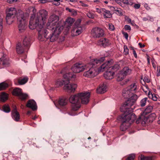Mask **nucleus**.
I'll use <instances>...</instances> for the list:
<instances>
[{"instance_id": "obj_13", "label": "nucleus", "mask_w": 160, "mask_h": 160, "mask_svg": "<svg viewBox=\"0 0 160 160\" xmlns=\"http://www.w3.org/2000/svg\"><path fill=\"white\" fill-rule=\"evenodd\" d=\"M72 70L74 73H79L85 70V66L77 63L72 67Z\"/></svg>"}, {"instance_id": "obj_18", "label": "nucleus", "mask_w": 160, "mask_h": 160, "mask_svg": "<svg viewBox=\"0 0 160 160\" xmlns=\"http://www.w3.org/2000/svg\"><path fill=\"white\" fill-rule=\"evenodd\" d=\"M27 48L21 43L18 42L16 46L17 52L19 54L23 53Z\"/></svg>"}, {"instance_id": "obj_53", "label": "nucleus", "mask_w": 160, "mask_h": 160, "mask_svg": "<svg viewBox=\"0 0 160 160\" xmlns=\"http://www.w3.org/2000/svg\"><path fill=\"white\" fill-rule=\"evenodd\" d=\"M122 33L124 35L125 38L127 40L128 39V34L127 32H124L123 31H122Z\"/></svg>"}, {"instance_id": "obj_43", "label": "nucleus", "mask_w": 160, "mask_h": 160, "mask_svg": "<svg viewBox=\"0 0 160 160\" xmlns=\"http://www.w3.org/2000/svg\"><path fill=\"white\" fill-rule=\"evenodd\" d=\"M148 100L147 98H145L142 99L140 102V105L142 107L144 106L146 104V101Z\"/></svg>"}, {"instance_id": "obj_44", "label": "nucleus", "mask_w": 160, "mask_h": 160, "mask_svg": "<svg viewBox=\"0 0 160 160\" xmlns=\"http://www.w3.org/2000/svg\"><path fill=\"white\" fill-rule=\"evenodd\" d=\"M129 49L127 46L125 45L124 46V52L123 53L125 55H127L128 54Z\"/></svg>"}, {"instance_id": "obj_56", "label": "nucleus", "mask_w": 160, "mask_h": 160, "mask_svg": "<svg viewBox=\"0 0 160 160\" xmlns=\"http://www.w3.org/2000/svg\"><path fill=\"white\" fill-rule=\"evenodd\" d=\"M140 4H136L134 5V7L135 9H138L140 8Z\"/></svg>"}, {"instance_id": "obj_24", "label": "nucleus", "mask_w": 160, "mask_h": 160, "mask_svg": "<svg viewBox=\"0 0 160 160\" xmlns=\"http://www.w3.org/2000/svg\"><path fill=\"white\" fill-rule=\"evenodd\" d=\"M102 11L104 18H109L112 17V14L109 11L104 8H102Z\"/></svg>"}, {"instance_id": "obj_32", "label": "nucleus", "mask_w": 160, "mask_h": 160, "mask_svg": "<svg viewBox=\"0 0 160 160\" xmlns=\"http://www.w3.org/2000/svg\"><path fill=\"white\" fill-rule=\"evenodd\" d=\"M9 87L8 84L4 82L0 83V91L4 90Z\"/></svg>"}, {"instance_id": "obj_29", "label": "nucleus", "mask_w": 160, "mask_h": 160, "mask_svg": "<svg viewBox=\"0 0 160 160\" xmlns=\"http://www.w3.org/2000/svg\"><path fill=\"white\" fill-rule=\"evenodd\" d=\"M22 92V90L21 89L16 88L13 90L12 92V94L14 96L19 97L20 95L21 94Z\"/></svg>"}, {"instance_id": "obj_17", "label": "nucleus", "mask_w": 160, "mask_h": 160, "mask_svg": "<svg viewBox=\"0 0 160 160\" xmlns=\"http://www.w3.org/2000/svg\"><path fill=\"white\" fill-rule=\"evenodd\" d=\"M12 118L16 121H18L20 119V114L17 111L16 106H15L12 112Z\"/></svg>"}, {"instance_id": "obj_16", "label": "nucleus", "mask_w": 160, "mask_h": 160, "mask_svg": "<svg viewBox=\"0 0 160 160\" xmlns=\"http://www.w3.org/2000/svg\"><path fill=\"white\" fill-rule=\"evenodd\" d=\"M26 107L31 108L32 110L34 111L37 108L36 103L33 100H29L26 104Z\"/></svg>"}, {"instance_id": "obj_55", "label": "nucleus", "mask_w": 160, "mask_h": 160, "mask_svg": "<svg viewBox=\"0 0 160 160\" xmlns=\"http://www.w3.org/2000/svg\"><path fill=\"white\" fill-rule=\"evenodd\" d=\"M153 94L150 91L148 92V96L149 98L152 99V96H153Z\"/></svg>"}, {"instance_id": "obj_25", "label": "nucleus", "mask_w": 160, "mask_h": 160, "mask_svg": "<svg viewBox=\"0 0 160 160\" xmlns=\"http://www.w3.org/2000/svg\"><path fill=\"white\" fill-rule=\"evenodd\" d=\"M110 8L113 11H116L117 12H115L118 15L122 16L123 15L122 12V10L120 8H118L116 7L111 6Z\"/></svg>"}, {"instance_id": "obj_63", "label": "nucleus", "mask_w": 160, "mask_h": 160, "mask_svg": "<svg viewBox=\"0 0 160 160\" xmlns=\"http://www.w3.org/2000/svg\"><path fill=\"white\" fill-rule=\"evenodd\" d=\"M122 2L124 4H126L128 5V0H122Z\"/></svg>"}, {"instance_id": "obj_41", "label": "nucleus", "mask_w": 160, "mask_h": 160, "mask_svg": "<svg viewBox=\"0 0 160 160\" xmlns=\"http://www.w3.org/2000/svg\"><path fill=\"white\" fill-rule=\"evenodd\" d=\"M131 96V97L129 99L135 102L138 98V96L135 94H133Z\"/></svg>"}, {"instance_id": "obj_1", "label": "nucleus", "mask_w": 160, "mask_h": 160, "mask_svg": "<svg viewBox=\"0 0 160 160\" xmlns=\"http://www.w3.org/2000/svg\"><path fill=\"white\" fill-rule=\"evenodd\" d=\"M105 57H103L91 60L89 63L85 65V69L87 71L84 72L83 75L86 77L92 78L97 76L99 72H102L100 70L101 66L99 67L98 66L105 60Z\"/></svg>"}, {"instance_id": "obj_62", "label": "nucleus", "mask_w": 160, "mask_h": 160, "mask_svg": "<svg viewBox=\"0 0 160 160\" xmlns=\"http://www.w3.org/2000/svg\"><path fill=\"white\" fill-rule=\"evenodd\" d=\"M53 4L56 6L59 5L60 4V3L59 2H54V1H53Z\"/></svg>"}, {"instance_id": "obj_10", "label": "nucleus", "mask_w": 160, "mask_h": 160, "mask_svg": "<svg viewBox=\"0 0 160 160\" xmlns=\"http://www.w3.org/2000/svg\"><path fill=\"white\" fill-rule=\"evenodd\" d=\"M113 63V61L112 60L107 61L101 66L100 70L103 72L105 69L108 68V70H112V71L113 72L117 71L119 69L120 66L118 64H115L112 66Z\"/></svg>"}, {"instance_id": "obj_64", "label": "nucleus", "mask_w": 160, "mask_h": 160, "mask_svg": "<svg viewBox=\"0 0 160 160\" xmlns=\"http://www.w3.org/2000/svg\"><path fill=\"white\" fill-rule=\"evenodd\" d=\"M138 45H139V46L140 48H143V47H144L145 46V45L144 44L142 45V44L141 43H138Z\"/></svg>"}, {"instance_id": "obj_49", "label": "nucleus", "mask_w": 160, "mask_h": 160, "mask_svg": "<svg viewBox=\"0 0 160 160\" xmlns=\"http://www.w3.org/2000/svg\"><path fill=\"white\" fill-rule=\"evenodd\" d=\"M129 79H126L122 82H120V84L121 85H124L126 84L127 82L129 81Z\"/></svg>"}, {"instance_id": "obj_57", "label": "nucleus", "mask_w": 160, "mask_h": 160, "mask_svg": "<svg viewBox=\"0 0 160 160\" xmlns=\"http://www.w3.org/2000/svg\"><path fill=\"white\" fill-rule=\"evenodd\" d=\"M132 49L133 50V53L134 55V56L136 58H137V56L135 50L133 49V48H132Z\"/></svg>"}, {"instance_id": "obj_27", "label": "nucleus", "mask_w": 160, "mask_h": 160, "mask_svg": "<svg viewBox=\"0 0 160 160\" xmlns=\"http://www.w3.org/2000/svg\"><path fill=\"white\" fill-rule=\"evenodd\" d=\"M74 20L71 18H68L66 20L65 25L67 27H70L72 24L74 22Z\"/></svg>"}, {"instance_id": "obj_33", "label": "nucleus", "mask_w": 160, "mask_h": 160, "mask_svg": "<svg viewBox=\"0 0 160 160\" xmlns=\"http://www.w3.org/2000/svg\"><path fill=\"white\" fill-rule=\"evenodd\" d=\"M28 78L26 77L22 79H19L18 80V83L19 85H23L27 82Z\"/></svg>"}, {"instance_id": "obj_9", "label": "nucleus", "mask_w": 160, "mask_h": 160, "mask_svg": "<svg viewBox=\"0 0 160 160\" xmlns=\"http://www.w3.org/2000/svg\"><path fill=\"white\" fill-rule=\"evenodd\" d=\"M135 102L133 101L128 99L125 102L123 105L120 108V110L124 113L123 114L126 115L132 114L133 112V109L130 108L132 106Z\"/></svg>"}, {"instance_id": "obj_40", "label": "nucleus", "mask_w": 160, "mask_h": 160, "mask_svg": "<svg viewBox=\"0 0 160 160\" xmlns=\"http://www.w3.org/2000/svg\"><path fill=\"white\" fill-rule=\"evenodd\" d=\"M152 107L151 106H149L145 110L144 112H143V114H146L149 113L151 112L152 109Z\"/></svg>"}, {"instance_id": "obj_59", "label": "nucleus", "mask_w": 160, "mask_h": 160, "mask_svg": "<svg viewBox=\"0 0 160 160\" xmlns=\"http://www.w3.org/2000/svg\"><path fill=\"white\" fill-rule=\"evenodd\" d=\"M153 94V96H152V99L154 101H156L157 100V97L155 95H154V94Z\"/></svg>"}, {"instance_id": "obj_37", "label": "nucleus", "mask_w": 160, "mask_h": 160, "mask_svg": "<svg viewBox=\"0 0 160 160\" xmlns=\"http://www.w3.org/2000/svg\"><path fill=\"white\" fill-rule=\"evenodd\" d=\"M28 95L27 94L21 92L19 96V98L22 100H24L28 98Z\"/></svg>"}, {"instance_id": "obj_46", "label": "nucleus", "mask_w": 160, "mask_h": 160, "mask_svg": "<svg viewBox=\"0 0 160 160\" xmlns=\"http://www.w3.org/2000/svg\"><path fill=\"white\" fill-rule=\"evenodd\" d=\"M87 16L90 18H93L94 17V14L91 12L88 13L87 14Z\"/></svg>"}, {"instance_id": "obj_30", "label": "nucleus", "mask_w": 160, "mask_h": 160, "mask_svg": "<svg viewBox=\"0 0 160 160\" xmlns=\"http://www.w3.org/2000/svg\"><path fill=\"white\" fill-rule=\"evenodd\" d=\"M8 97V94L5 92H2L0 95V101L4 102L6 101Z\"/></svg>"}, {"instance_id": "obj_58", "label": "nucleus", "mask_w": 160, "mask_h": 160, "mask_svg": "<svg viewBox=\"0 0 160 160\" xmlns=\"http://www.w3.org/2000/svg\"><path fill=\"white\" fill-rule=\"evenodd\" d=\"M96 11L98 13H100L102 12V8L101 9L99 8H96Z\"/></svg>"}, {"instance_id": "obj_48", "label": "nucleus", "mask_w": 160, "mask_h": 160, "mask_svg": "<svg viewBox=\"0 0 160 160\" xmlns=\"http://www.w3.org/2000/svg\"><path fill=\"white\" fill-rule=\"evenodd\" d=\"M143 81L144 82V83L146 82L147 83L150 82V79L147 77H145L143 79Z\"/></svg>"}, {"instance_id": "obj_51", "label": "nucleus", "mask_w": 160, "mask_h": 160, "mask_svg": "<svg viewBox=\"0 0 160 160\" xmlns=\"http://www.w3.org/2000/svg\"><path fill=\"white\" fill-rule=\"evenodd\" d=\"M109 29L111 31H113L115 29L114 26L112 24H109Z\"/></svg>"}, {"instance_id": "obj_19", "label": "nucleus", "mask_w": 160, "mask_h": 160, "mask_svg": "<svg viewBox=\"0 0 160 160\" xmlns=\"http://www.w3.org/2000/svg\"><path fill=\"white\" fill-rule=\"evenodd\" d=\"M82 28L81 27L78 26L77 27L74 26L71 32L74 36H78L82 32Z\"/></svg>"}, {"instance_id": "obj_15", "label": "nucleus", "mask_w": 160, "mask_h": 160, "mask_svg": "<svg viewBox=\"0 0 160 160\" xmlns=\"http://www.w3.org/2000/svg\"><path fill=\"white\" fill-rule=\"evenodd\" d=\"M105 70H107V72L104 74V77L107 80L112 79L113 78L114 72L110 70H108V68L105 69L104 71Z\"/></svg>"}, {"instance_id": "obj_31", "label": "nucleus", "mask_w": 160, "mask_h": 160, "mask_svg": "<svg viewBox=\"0 0 160 160\" xmlns=\"http://www.w3.org/2000/svg\"><path fill=\"white\" fill-rule=\"evenodd\" d=\"M66 84L65 80H62L61 79H58L55 82V85L57 87H59L63 85L65 86Z\"/></svg>"}, {"instance_id": "obj_38", "label": "nucleus", "mask_w": 160, "mask_h": 160, "mask_svg": "<svg viewBox=\"0 0 160 160\" xmlns=\"http://www.w3.org/2000/svg\"><path fill=\"white\" fill-rule=\"evenodd\" d=\"M0 60L2 62V64L5 66H7L9 64V62L6 59H1L0 58Z\"/></svg>"}, {"instance_id": "obj_12", "label": "nucleus", "mask_w": 160, "mask_h": 160, "mask_svg": "<svg viewBox=\"0 0 160 160\" xmlns=\"http://www.w3.org/2000/svg\"><path fill=\"white\" fill-rule=\"evenodd\" d=\"M59 20V17L55 14H53L50 16L47 23L48 27L51 26L55 25Z\"/></svg>"}, {"instance_id": "obj_35", "label": "nucleus", "mask_w": 160, "mask_h": 160, "mask_svg": "<svg viewBox=\"0 0 160 160\" xmlns=\"http://www.w3.org/2000/svg\"><path fill=\"white\" fill-rule=\"evenodd\" d=\"M146 114H143V113H142L141 115V117H142V124H145L146 123V122L148 120V118L147 117L145 116V115Z\"/></svg>"}, {"instance_id": "obj_39", "label": "nucleus", "mask_w": 160, "mask_h": 160, "mask_svg": "<svg viewBox=\"0 0 160 160\" xmlns=\"http://www.w3.org/2000/svg\"><path fill=\"white\" fill-rule=\"evenodd\" d=\"M156 117V114L154 113L151 114L148 117V119L150 122H152L153 120L155 119Z\"/></svg>"}, {"instance_id": "obj_23", "label": "nucleus", "mask_w": 160, "mask_h": 160, "mask_svg": "<svg viewBox=\"0 0 160 160\" xmlns=\"http://www.w3.org/2000/svg\"><path fill=\"white\" fill-rule=\"evenodd\" d=\"M127 88L132 94L135 93L138 89L137 85L135 83L132 84L130 85L127 87Z\"/></svg>"}, {"instance_id": "obj_7", "label": "nucleus", "mask_w": 160, "mask_h": 160, "mask_svg": "<svg viewBox=\"0 0 160 160\" xmlns=\"http://www.w3.org/2000/svg\"><path fill=\"white\" fill-rule=\"evenodd\" d=\"M6 23L8 24H11L15 20L17 13L16 9L14 8H10L6 10Z\"/></svg>"}, {"instance_id": "obj_36", "label": "nucleus", "mask_w": 160, "mask_h": 160, "mask_svg": "<svg viewBox=\"0 0 160 160\" xmlns=\"http://www.w3.org/2000/svg\"><path fill=\"white\" fill-rule=\"evenodd\" d=\"M2 109L6 113H8L10 112V109L8 105H4L2 107Z\"/></svg>"}, {"instance_id": "obj_28", "label": "nucleus", "mask_w": 160, "mask_h": 160, "mask_svg": "<svg viewBox=\"0 0 160 160\" xmlns=\"http://www.w3.org/2000/svg\"><path fill=\"white\" fill-rule=\"evenodd\" d=\"M131 72V70L128 67H125L121 71V72L125 76L129 74Z\"/></svg>"}, {"instance_id": "obj_2", "label": "nucleus", "mask_w": 160, "mask_h": 160, "mask_svg": "<svg viewBox=\"0 0 160 160\" xmlns=\"http://www.w3.org/2000/svg\"><path fill=\"white\" fill-rule=\"evenodd\" d=\"M90 93L88 92H79L71 95L69 100L72 104L71 111L78 110L81 107V103L86 104L89 101Z\"/></svg>"}, {"instance_id": "obj_4", "label": "nucleus", "mask_w": 160, "mask_h": 160, "mask_svg": "<svg viewBox=\"0 0 160 160\" xmlns=\"http://www.w3.org/2000/svg\"><path fill=\"white\" fill-rule=\"evenodd\" d=\"M48 14V12L44 10H40L37 14V16L36 17L34 24L33 23V20L30 19L29 25V28L31 29L36 28L38 32L39 30L43 29L42 28L44 21L46 18Z\"/></svg>"}, {"instance_id": "obj_5", "label": "nucleus", "mask_w": 160, "mask_h": 160, "mask_svg": "<svg viewBox=\"0 0 160 160\" xmlns=\"http://www.w3.org/2000/svg\"><path fill=\"white\" fill-rule=\"evenodd\" d=\"M136 118V115L134 114H132L126 115L122 114L119 116L117 120L122 123L120 126V129L122 131H125L130 126V124L129 122L130 120L133 121Z\"/></svg>"}, {"instance_id": "obj_34", "label": "nucleus", "mask_w": 160, "mask_h": 160, "mask_svg": "<svg viewBox=\"0 0 160 160\" xmlns=\"http://www.w3.org/2000/svg\"><path fill=\"white\" fill-rule=\"evenodd\" d=\"M125 77L120 72L117 74L116 76V80L118 81H122Z\"/></svg>"}, {"instance_id": "obj_54", "label": "nucleus", "mask_w": 160, "mask_h": 160, "mask_svg": "<svg viewBox=\"0 0 160 160\" xmlns=\"http://www.w3.org/2000/svg\"><path fill=\"white\" fill-rule=\"evenodd\" d=\"M145 160H153V157L152 156L146 157Z\"/></svg>"}, {"instance_id": "obj_14", "label": "nucleus", "mask_w": 160, "mask_h": 160, "mask_svg": "<svg viewBox=\"0 0 160 160\" xmlns=\"http://www.w3.org/2000/svg\"><path fill=\"white\" fill-rule=\"evenodd\" d=\"M97 44L101 47L105 48L110 44L109 40L107 38H102L98 40Z\"/></svg>"}, {"instance_id": "obj_52", "label": "nucleus", "mask_w": 160, "mask_h": 160, "mask_svg": "<svg viewBox=\"0 0 160 160\" xmlns=\"http://www.w3.org/2000/svg\"><path fill=\"white\" fill-rule=\"evenodd\" d=\"M124 29L126 30L130 31L131 30V27L128 25H125L124 26Z\"/></svg>"}, {"instance_id": "obj_50", "label": "nucleus", "mask_w": 160, "mask_h": 160, "mask_svg": "<svg viewBox=\"0 0 160 160\" xmlns=\"http://www.w3.org/2000/svg\"><path fill=\"white\" fill-rule=\"evenodd\" d=\"M141 118L142 117H141V115H140L136 121V122L137 124H138L140 123V122H141L142 123V121Z\"/></svg>"}, {"instance_id": "obj_22", "label": "nucleus", "mask_w": 160, "mask_h": 160, "mask_svg": "<svg viewBox=\"0 0 160 160\" xmlns=\"http://www.w3.org/2000/svg\"><path fill=\"white\" fill-rule=\"evenodd\" d=\"M31 39L29 37H26L24 38L23 42V45H24L27 48H28L31 45Z\"/></svg>"}, {"instance_id": "obj_3", "label": "nucleus", "mask_w": 160, "mask_h": 160, "mask_svg": "<svg viewBox=\"0 0 160 160\" xmlns=\"http://www.w3.org/2000/svg\"><path fill=\"white\" fill-rule=\"evenodd\" d=\"M52 29L54 30L52 33H49L46 29L39 30L38 40L43 41L49 39L51 42H54L56 41L58 38L63 28L62 26L58 25L55 26V28L52 27Z\"/></svg>"}, {"instance_id": "obj_60", "label": "nucleus", "mask_w": 160, "mask_h": 160, "mask_svg": "<svg viewBox=\"0 0 160 160\" xmlns=\"http://www.w3.org/2000/svg\"><path fill=\"white\" fill-rule=\"evenodd\" d=\"M115 2L118 4L119 5L122 6L121 5V1L120 0H115Z\"/></svg>"}, {"instance_id": "obj_21", "label": "nucleus", "mask_w": 160, "mask_h": 160, "mask_svg": "<svg viewBox=\"0 0 160 160\" xmlns=\"http://www.w3.org/2000/svg\"><path fill=\"white\" fill-rule=\"evenodd\" d=\"M107 87L104 84H103L99 86L97 89V93L102 94L106 91Z\"/></svg>"}, {"instance_id": "obj_45", "label": "nucleus", "mask_w": 160, "mask_h": 160, "mask_svg": "<svg viewBox=\"0 0 160 160\" xmlns=\"http://www.w3.org/2000/svg\"><path fill=\"white\" fill-rule=\"evenodd\" d=\"M66 10L68 11L69 12L72 13V14L73 15L76 14H77V12L74 9H71L68 8H66Z\"/></svg>"}, {"instance_id": "obj_8", "label": "nucleus", "mask_w": 160, "mask_h": 160, "mask_svg": "<svg viewBox=\"0 0 160 160\" xmlns=\"http://www.w3.org/2000/svg\"><path fill=\"white\" fill-rule=\"evenodd\" d=\"M18 28L20 32H23L27 28L26 21L23 13L22 12L17 17Z\"/></svg>"}, {"instance_id": "obj_11", "label": "nucleus", "mask_w": 160, "mask_h": 160, "mask_svg": "<svg viewBox=\"0 0 160 160\" xmlns=\"http://www.w3.org/2000/svg\"><path fill=\"white\" fill-rule=\"evenodd\" d=\"M91 35L94 38H99L105 35L104 30L101 28L95 27L91 31Z\"/></svg>"}, {"instance_id": "obj_6", "label": "nucleus", "mask_w": 160, "mask_h": 160, "mask_svg": "<svg viewBox=\"0 0 160 160\" xmlns=\"http://www.w3.org/2000/svg\"><path fill=\"white\" fill-rule=\"evenodd\" d=\"M64 80H65L66 84L64 86V89L69 92H74L77 87V84L74 83L69 84L70 78H75L76 75L72 72L67 73L63 76Z\"/></svg>"}, {"instance_id": "obj_20", "label": "nucleus", "mask_w": 160, "mask_h": 160, "mask_svg": "<svg viewBox=\"0 0 160 160\" xmlns=\"http://www.w3.org/2000/svg\"><path fill=\"white\" fill-rule=\"evenodd\" d=\"M122 95L125 98H128L132 95V94L127 87L123 90Z\"/></svg>"}, {"instance_id": "obj_42", "label": "nucleus", "mask_w": 160, "mask_h": 160, "mask_svg": "<svg viewBox=\"0 0 160 160\" xmlns=\"http://www.w3.org/2000/svg\"><path fill=\"white\" fill-rule=\"evenodd\" d=\"M135 157V154L132 153L129 155L126 160H134Z\"/></svg>"}, {"instance_id": "obj_26", "label": "nucleus", "mask_w": 160, "mask_h": 160, "mask_svg": "<svg viewBox=\"0 0 160 160\" xmlns=\"http://www.w3.org/2000/svg\"><path fill=\"white\" fill-rule=\"evenodd\" d=\"M58 104L60 106H65L68 103V100L65 98H60L58 101Z\"/></svg>"}, {"instance_id": "obj_47", "label": "nucleus", "mask_w": 160, "mask_h": 160, "mask_svg": "<svg viewBox=\"0 0 160 160\" xmlns=\"http://www.w3.org/2000/svg\"><path fill=\"white\" fill-rule=\"evenodd\" d=\"M146 156L142 155H140L138 157V160H145Z\"/></svg>"}, {"instance_id": "obj_61", "label": "nucleus", "mask_w": 160, "mask_h": 160, "mask_svg": "<svg viewBox=\"0 0 160 160\" xmlns=\"http://www.w3.org/2000/svg\"><path fill=\"white\" fill-rule=\"evenodd\" d=\"M17 0H8L7 2L9 3H12L14 2L17 1Z\"/></svg>"}]
</instances>
